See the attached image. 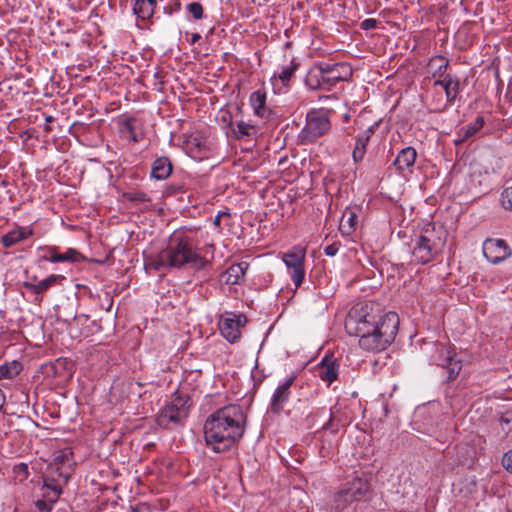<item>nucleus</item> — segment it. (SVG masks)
<instances>
[{
  "label": "nucleus",
  "instance_id": "obj_47",
  "mask_svg": "<svg viewBox=\"0 0 512 512\" xmlns=\"http://www.w3.org/2000/svg\"><path fill=\"white\" fill-rule=\"evenodd\" d=\"M214 224L215 225H219L220 224V216L219 215L215 218Z\"/></svg>",
  "mask_w": 512,
  "mask_h": 512
},
{
  "label": "nucleus",
  "instance_id": "obj_15",
  "mask_svg": "<svg viewBox=\"0 0 512 512\" xmlns=\"http://www.w3.org/2000/svg\"><path fill=\"white\" fill-rule=\"evenodd\" d=\"M35 234L33 226H21L14 224L13 228L1 236L0 242L3 248L14 247Z\"/></svg>",
  "mask_w": 512,
  "mask_h": 512
},
{
  "label": "nucleus",
  "instance_id": "obj_32",
  "mask_svg": "<svg viewBox=\"0 0 512 512\" xmlns=\"http://www.w3.org/2000/svg\"><path fill=\"white\" fill-rule=\"evenodd\" d=\"M22 370L20 362L14 360L0 366V379H11Z\"/></svg>",
  "mask_w": 512,
  "mask_h": 512
},
{
  "label": "nucleus",
  "instance_id": "obj_13",
  "mask_svg": "<svg viewBox=\"0 0 512 512\" xmlns=\"http://www.w3.org/2000/svg\"><path fill=\"white\" fill-rule=\"evenodd\" d=\"M295 380L296 375L292 374L275 389L270 402V409L273 413H280L283 410L284 405L290 399L291 387Z\"/></svg>",
  "mask_w": 512,
  "mask_h": 512
},
{
  "label": "nucleus",
  "instance_id": "obj_46",
  "mask_svg": "<svg viewBox=\"0 0 512 512\" xmlns=\"http://www.w3.org/2000/svg\"><path fill=\"white\" fill-rule=\"evenodd\" d=\"M201 38L200 34L193 33L191 36V44L196 43Z\"/></svg>",
  "mask_w": 512,
  "mask_h": 512
},
{
  "label": "nucleus",
  "instance_id": "obj_4",
  "mask_svg": "<svg viewBox=\"0 0 512 512\" xmlns=\"http://www.w3.org/2000/svg\"><path fill=\"white\" fill-rule=\"evenodd\" d=\"M447 235V230L441 225L435 223L424 225L411 239V261L420 265L433 261L442 253Z\"/></svg>",
  "mask_w": 512,
  "mask_h": 512
},
{
  "label": "nucleus",
  "instance_id": "obj_38",
  "mask_svg": "<svg viewBox=\"0 0 512 512\" xmlns=\"http://www.w3.org/2000/svg\"><path fill=\"white\" fill-rule=\"evenodd\" d=\"M52 505L53 504L43 499L42 497L35 501V506L39 512H50L52 509Z\"/></svg>",
  "mask_w": 512,
  "mask_h": 512
},
{
  "label": "nucleus",
  "instance_id": "obj_36",
  "mask_svg": "<svg viewBox=\"0 0 512 512\" xmlns=\"http://www.w3.org/2000/svg\"><path fill=\"white\" fill-rule=\"evenodd\" d=\"M126 199L133 202H148L150 201L149 196L141 191L129 192L125 194Z\"/></svg>",
  "mask_w": 512,
  "mask_h": 512
},
{
  "label": "nucleus",
  "instance_id": "obj_35",
  "mask_svg": "<svg viewBox=\"0 0 512 512\" xmlns=\"http://www.w3.org/2000/svg\"><path fill=\"white\" fill-rule=\"evenodd\" d=\"M501 203L506 210H512V187H507L502 191Z\"/></svg>",
  "mask_w": 512,
  "mask_h": 512
},
{
  "label": "nucleus",
  "instance_id": "obj_40",
  "mask_svg": "<svg viewBox=\"0 0 512 512\" xmlns=\"http://www.w3.org/2000/svg\"><path fill=\"white\" fill-rule=\"evenodd\" d=\"M503 467L512 474V450L507 451L502 458Z\"/></svg>",
  "mask_w": 512,
  "mask_h": 512
},
{
  "label": "nucleus",
  "instance_id": "obj_23",
  "mask_svg": "<svg viewBox=\"0 0 512 512\" xmlns=\"http://www.w3.org/2000/svg\"><path fill=\"white\" fill-rule=\"evenodd\" d=\"M357 217L358 213L356 208L347 207L344 210L339 224V230L342 235L348 236L356 230Z\"/></svg>",
  "mask_w": 512,
  "mask_h": 512
},
{
  "label": "nucleus",
  "instance_id": "obj_45",
  "mask_svg": "<svg viewBox=\"0 0 512 512\" xmlns=\"http://www.w3.org/2000/svg\"><path fill=\"white\" fill-rule=\"evenodd\" d=\"M145 508V504H138L134 507H132V512H143V509Z\"/></svg>",
  "mask_w": 512,
  "mask_h": 512
},
{
  "label": "nucleus",
  "instance_id": "obj_20",
  "mask_svg": "<svg viewBox=\"0 0 512 512\" xmlns=\"http://www.w3.org/2000/svg\"><path fill=\"white\" fill-rule=\"evenodd\" d=\"M375 132V126L372 125L362 131L356 138L355 147L352 152V157L355 163L363 160L366 154L367 144Z\"/></svg>",
  "mask_w": 512,
  "mask_h": 512
},
{
  "label": "nucleus",
  "instance_id": "obj_6",
  "mask_svg": "<svg viewBox=\"0 0 512 512\" xmlns=\"http://www.w3.org/2000/svg\"><path fill=\"white\" fill-rule=\"evenodd\" d=\"M190 398L186 395L175 396L158 413L156 422L165 429H174L183 425L190 408Z\"/></svg>",
  "mask_w": 512,
  "mask_h": 512
},
{
  "label": "nucleus",
  "instance_id": "obj_14",
  "mask_svg": "<svg viewBox=\"0 0 512 512\" xmlns=\"http://www.w3.org/2000/svg\"><path fill=\"white\" fill-rule=\"evenodd\" d=\"M330 128V121L327 116L316 112L308 113L307 122L304 128L306 137L314 140L324 135Z\"/></svg>",
  "mask_w": 512,
  "mask_h": 512
},
{
  "label": "nucleus",
  "instance_id": "obj_3",
  "mask_svg": "<svg viewBox=\"0 0 512 512\" xmlns=\"http://www.w3.org/2000/svg\"><path fill=\"white\" fill-rule=\"evenodd\" d=\"M209 264L210 261L200 254L195 237L187 231H175L164 249L145 259V266L154 270L185 267L202 270Z\"/></svg>",
  "mask_w": 512,
  "mask_h": 512
},
{
  "label": "nucleus",
  "instance_id": "obj_18",
  "mask_svg": "<svg viewBox=\"0 0 512 512\" xmlns=\"http://www.w3.org/2000/svg\"><path fill=\"white\" fill-rule=\"evenodd\" d=\"M339 365L333 357L325 356L318 365V376L328 385L338 377Z\"/></svg>",
  "mask_w": 512,
  "mask_h": 512
},
{
  "label": "nucleus",
  "instance_id": "obj_25",
  "mask_svg": "<svg viewBox=\"0 0 512 512\" xmlns=\"http://www.w3.org/2000/svg\"><path fill=\"white\" fill-rule=\"evenodd\" d=\"M484 124V118L482 116H478L471 124L462 127L457 133L458 138L455 140V144L458 145L468 140L483 128Z\"/></svg>",
  "mask_w": 512,
  "mask_h": 512
},
{
  "label": "nucleus",
  "instance_id": "obj_41",
  "mask_svg": "<svg viewBox=\"0 0 512 512\" xmlns=\"http://www.w3.org/2000/svg\"><path fill=\"white\" fill-rule=\"evenodd\" d=\"M323 430H331L332 432H336L338 430V424L334 421L333 412H330L329 419L322 426Z\"/></svg>",
  "mask_w": 512,
  "mask_h": 512
},
{
  "label": "nucleus",
  "instance_id": "obj_28",
  "mask_svg": "<svg viewBox=\"0 0 512 512\" xmlns=\"http://www.w3.org/2000/svg\"><path fill=\"white\" fill-rule=\"evenodd\" d=\"M250 105L253 108L255 115L265 117L267 114L266 108V92L258 89L250 95Z\"/></svg>",
  "mask_w": 512,
  "mask_h": 512
},
{
  "label": "nucleus",
  "instance_id": "obj_16",
  "mask_svg": "<svg viewBox=\"0 0 512 512\" xmlns=\"http://www.w3.org/2000/svg\"><path fill=\"white\" fill-rule=\"evenodd\" d=\"M120 137L127 141L138 143L143 140L144 132L142 123L135 117H127L119 121Z\"/></svg>",
  "mask_w": 512,
  "mask_h": 512
},
{
  "label": "nucleus",
  "instance_id": "obj_19",
  "mask_svg": "<svg viewBox=\"0 0 512 512\" xmlns=\"http://www.w3.org/2000/svg\"><path fill=\"white\" fill-rule=\"evenodd\" d=\"M64 484L65 483H63L59 478L56 479L54 476L51 478L47 477L41 487L42 498L49 501L51 504H54L59 499L62 493V486Z\"/></svg>",
  "mask_w": 512,
  "mask_h": 512
},
{
  "label": "nucleus",
  "instance_id": "obj_17",
  "mask_svg": "<svg viewBox=\"0 0 512 512\" xmlns=\"http://www.w3.org/2000/svg\"><path fill=\"white\" fill-rule=\"evenodd\" d=\"M417 158V152L413 147L403 148L396 156L393 161V165L396 170L406 176L407 174L412 173V168L415 164Z\"/></svg>",
  "mask_w": 512,
  "mask_h": 512
},
{
  "label": "nucleus",
  "instance_id": "obj_2",
  "mask_svg": "<svg viewBox=\"0 0 512 512\" xmlns=\"http://www.w3.org/2000/svg\"><path fill=\"white\" fill-rule=\"evenodd\" d=\"M246 415L240 405L229 404L213 412L204 423L206 445L221 453L232 448L244 435Z\"/></svg>",
  "mask_w": 512,
  "mask_h": 512
},
{
  "label": "nucleus",
  "instance_id": "obj_37",
  "mask_svg": "<svg viewBox=\"0 0 512 512\" xmlns=\"http://www.w3.org/2000/svg\"><path fill=\"white\" fill-rule=\"evenodd\" d=\"M14 472L17 475V477L23 481L27 479L29 472H28V465L26 463H19L15 465Z\"/></svg>",
  "mask_w": 512,
  "mask_h": 512
},
{
  "label": "nucleus",
  "instance_id": "obj_11",
  "mask_svg": "<svg viewBox=\"0 0 512 512\" xmlns=\"http://www.w3.org/2000/svg\"><path fill=\"white\" fill-rule=\"evenodd\" d=\"M484 257L492 264H499L512 256V249L504 239L487 238L482 245Z\"/></svg>",
  "mask_w": 512,
  "mask_h": 512
},
{
  "label": "nucleus",
  "instance_id": "obj_22",
  "mask_svg": "<svg viewBox=\"0 0 512 512\" xmlns=\"http://www.w3.org/2000/svg\"><path fill=\"white\" fill-rule=\"evenodd\" d=\"M459 79L451 74H446L442 80L438 79L434 82V86H442L446 101L452 103L459 93Z\"/></svg>",
  "mask_w": 512,
  "mask_h": 512
},
{
  "label": "nucleus",
  "instance_id": "obj_42",
  "mask_svg": "<svg viewBox=\"0 0 512 512\" xmlns=\"http://www.w3.org/2000/svg\"><path fill=\"white\" fill-rule=\"evenodd\" d=\"M378 25V20L374 18H367L363 20L360 24L361 29L363 30H370L376 28Z\"/></svg>",
  "mask_w": 512,
  "mask_h": 512
},
{
  "label": "nucleus",
  "instance_id": "obj_34",
  "mask_svg": "<svg viewBox=\"0 0 512 512\" xmlns=\"http://www.w3.org/2000/svg\"><path fill=\"white\" fill-rule=\"evenodd\" d=\"M188 12L192 15L195 20L203 18V7L199 2H191L187 5Z\"/></svg>",
  "mask_w": 512,
  "mask_h": 512
},
{
  "label": "nucleus",
  "instance_id": "obj_8",
  "mask_svg": "<svg viewBox=\"0 0 512 512\" xmlns=\"http://www.w3.org/2000/svg\"><path fill=\"white\" fill-rule=\"evenodd\" d=\"M434 347L435 350L431 357L433 363L447 372L448 381L455 380L462 369V360L457 356L455 348L442 344H435Z\"/></svg>",
  "mask_w": 512,
  "mask_h": 512
},
{
  "label": "nucleus",
  "instance_id": "obj_27",
  "mask_svg": "<svg viewBox=\"0 0 512 512\" xmlns=\"http://www.w3.org/2000/svg\"><path fill=\"white\" fill-rule=\"evenodd\" d=\"M156 0H135L133 12L142 20L150 19L156 7Z\"/></svg>",
  "mask_w": 512,
  "mask_h": 512
},
{
  "label": "nucleus",
  "instance_id": "obj_21",
  "mask_svg": "<svg viewBox=\"0 0 512 512\" xmlns=\"http://www.w3.org/2000/svg\"><path fill=\"white\" fill-rule=\"evenodd\" d=\"M173 171V165L168 157L162 156L154 160L151 165V178L162 181L166 180Z\"/></svg>",
  "mask_w": 512,
  "mask_h": 512
},
{
  "label": "nucleus",
  "instance_id": "obj_12",
  "mask_svg": "<svg viewBox=\"0 0 512 512\" xmlns=\"http://www.w3.org/2000/svg\"><path fill=\"white\" fill-rule=\"evenodd\" d=\"M53 476H57L63 483H67L73 471V453L65 448L56 453L50 466Z\"/></svg>",
  "mask_w": 512,
  "mask_h": 512
},
{
  "label": "nucleus",
  "instance_id": "obj_10",
  "mask_svg": "<svg viewBox=\"0 0 512 512\" xmlns=\"http://www.w3.org/2000/svg\"><path fill=\"white\" fill-rule=\"evenodd\" d=\"M246 323L247 319L243 314L228 312L221 316L219 329L228 342L235 343L241 338V329Z\"/></svg>",
  "mask_w": 512,
  "mask_h": 512
},
{
  "label": "nucleus",
  "instance_id": "obj_30",
  "mask_svg": "<svg viewBox=\"0 0 512 512\" xmlns=\"http://www.w3.org/2000/svg\"><path fill=\"white\" fill-rule=\"evenodd\" d=\"M448 65L449 62L444 56L436 55L430 59L428 69L433 77H441L445 74Z\"/></svg>",
  "mask_w": 512,
  "mask_h": 512
},
{
  "label": "nucleus",
  "instance_id": "obj_43",
  "mask_svg": "<svg viewBox=\"0 0 512 512\" xmlns=\"http://www.w3.org/2000/svg\"><path fill=\"white\" fill-rule=\"evenodd\" d=\"M53 120H54V118L51 115H48V116L45 117L46 124L44 126V131L50 132L52 130L51 127L49 126V124L51 122H53Z\"/></svg>",
  "mask_w": 512,
  "mask_h": 512
},
{
  "label": "nucleus",
  "instance_id": "obj_33",
  "mask_svg": "<svg viewBox=\"0 0 512 512\" xmlns=\"http://www.w3.org/2000/svg\"><path fill=\"white\" fill-rule=\"evenodd\" d=\"M299 66L300 63L295 59H292L288 65L282 67L281 72L278 74V79L284 85H287L298 70Z\"/></svg>",
  "mask_w": 512,
  "mask_h": 512
},
{
  "label": "nucleus",
  "instance_id": "obj_26",
  "mask_svg": "<svg viewBox=\"0 0 512 512\" xmlns=\"http://www.w3.org/2000/svg\"><path fill=\"white\" fill-rule=\"evenodd\" d=\"M50 256L46 260L57 263V262H77L82 259L80 252L73 248L67 249L64 253H57L54 247L49 248Z\"/></svg>",
  "mask_w": 512,
  "mask_h": 512
},
{
  "label": "nucleus",
  "instance_id": "obj_39",
  "mask_svg": "<svg viewBox=\"0 0 512 512\" xmlns=\"http://www.w3.org/2000/svg\"><path fill=\"white\" fill-rule=\"evenodd\" d=\"M340 246H341L340 242H334L330 245H327L324 248V254L326 256H330V257L335 256L338 253Z\"/></svg>",
  "mask_w": 512,
  "mask_h": 512
},
{
  "label": "nucleus",
  "instance_id": "obj_31",
  "mask_svg": "<svg viewBox=\"0 0 512 512\" xmlns=\"http://www.w3.org/2000/svg\"><path fill=\"white\" fill-rule=\"evenodd\" d=\"M234 133L237 139H242L244 137L254 138L259 134V128L256 125L239 121L236 123Z\"/></svg>",
  "mask_w": 512,
  "mask_h": 512
},
{
  "label": "nucleus",
  "instance_id": "obj_5",
  "mask_svg": "<svg viewBox=\"0 0 512 512\" xmlns=\"http://www.w3.org/2000/svg\"><path fill=\"white\" fill-rule=\"evenodd\" d=\"M352 74V68L347 63L317 62L309 69L304 83L311 91H329L339 82L348 81Z\"/></svg>",
  "mask_w": 512,
  "mask_h": 512
},
{
  "label": "nucleus",
  "instance_id": "obj_44",
  "mask_svg": "<svg viewBox=\"0 0 512 512\" xmlns=\"http://www.w3.org/2000/svg\"><path fill=\"white\" fill-rule=\"evenodd\" d=\"M5 401H6V397H5V394L4 392L0 389V411L2 410L4 404H5Z\"/></svg>",
  "mask_w": 512,
  "mask_h": 512
},
{
  "label": "nucleus",
  "instance_id": "obj_9",
  "mask_svg": "<svg viewBox=\"0 0 512 512\" xmlns=\"http://www.w3.org/2000/svg\"><path fill=\"white\" fill-rule=\"evenodd\" d=\"M305 257L306 250L300 246H294L282 256L288 274L296 288L302 285L305 278Z\"/></svg>",
  "mask_w": 512,
  "mask_h": 512
},
{
  "label": "nucleus",
  "instance_id": "obj_24",
  "mask_svg": "<svg viewBox=\"0 0 512 512\" xmlns=\"http://www.w3.org/2000/svg\"><path fill=\"white\" fill-rule=\"evenodd\" d=\"M249 267L247 262L232 264L225 272V282L229 285L240 284L244 280V276Z\"/></svg>",
  "mask_w": 512,
  "mask_h": 512
},
{
  "label": "nucleus",
  "instance_id": "obj_1",
  "mask_svg": "<svg viewBox=\"0 0 512 512\" xmlns=\"http://www.w3.org/2000/svg\"><path fill=\"white\" fill-rule=\"evenodd\" d=\"M399 317L395 312L374 311L368 304H357L345 319V329L359 337V346L372 352L386 349L398 333Z\"/></svg>",
  "mask_w": 512,
  "mask_h": 512
},
{
  "label": "nucleus",
  "instance_id": "obj_7",
  "mask_svg": "<svg viewBox=\"0 0 512 512\" xmlns=\"http://www.w3.org/2000/svg\"><path fill=\"white\" fill-rule=\"evenodd\" d=\"M369 492V483L366 479L355 477L353 480L343 484L334 495V502L337 509H344L348 505L365 499Z\"/></svg>",
  "mask_w": 512,
  "mask_h": 512
},
{
  "label": "nucleus",
  "instance_id": "obj_29",
  "mask_svg": "<svg viewBox=\"0 0 512 512\" xmlns=\"http://www.w3.org/2000/svg\"><path fill=\"white\" fill-rule=\"evenodd\" d=\"M62 279H64L62 275H50L35 284L26 282L24 286L35 294H42Z\"/></svg>",
  "mask_w": 512,
  "mask_h": 512
}]
</instances>
